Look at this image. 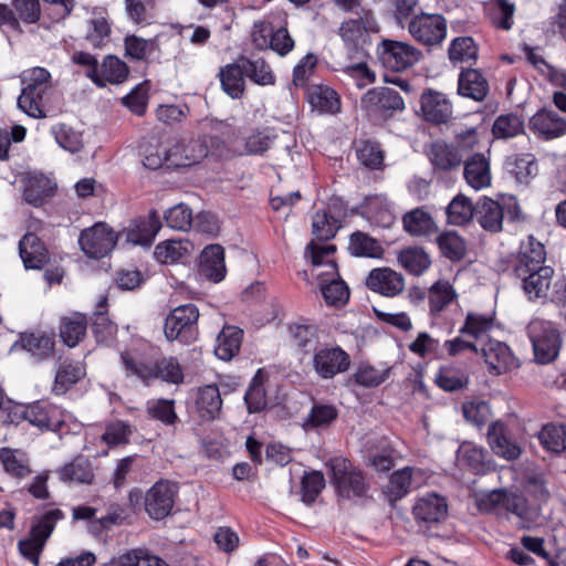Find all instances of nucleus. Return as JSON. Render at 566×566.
<instances>
[{"label": "nucleus", "mask_w": 566, "mask_h": 566, "mask_svg": "<svg viewBox=\"0 0 566 566\" xmlns=\"http://www.w3.org/2000/svg\"><path fill=\"white\" fill-rule=\"evenodd\" d=\"M0 410L8 412L10 421L23 419L41 430L55 431L63 424L61 409L46 400L22 405L0 391Z\"/></svg>", "instance_id": "obj_1"}, {"label": "nucleus", "mask_w": 566, "mask_h": 566, "mask_svg": "<svg viewBox=\"0 0 566 566\" xmlns=\"http://www.w3.org/2000/svg\"><path fill=\"white\" fill-rule=\"evenodd\" d=\"M23 82H28L18 98V106L33 118L45 117L43 101L51 88V74L44 67H33L24 72Z\"/></svg>", "instance_id": "obj_2"}, {"label": "nucleus", "mask_w": 566, "mask_h": 566, "mask_svg": "<svg viewBox=\"0 0 566 566\" xmlns=\"http://www.w3.org/2000/svg\"><path fill=\"white\" fill-rule=\"evenodd\" d=\"M535 361L542 365L551 364L558 357L563 340L555 325L542 318L532 319L527 327Z\"/></svg>", "instance_id": "obj_3"}, {"label": "nucleus", "mask_w": 566, "mask_h": 566, "mask_svg": "<svg viewBox=\"0 0 566 566\" xmlns=\"http://www.w3.org/2000/svg\"><path fill=\"white\" fill-rule=\"evenodd\" d=\"M554 273V269L549 266L516 279L521 281V287L528 301L565 302L566 283L562 280L553 283Z\"/></svg>", "instance_id": "obj_4"}, {"label": "nucleus", "mask_w": 566, "mask_h": 566, "mask_svg": "<svg viewBox=\"0 0 566 566\" xmlns=\"http://www.w3.org/2000/svg\"><path fill=\"white\" fill-rule=\"evenodd\" d=\"M199 310L195 304H184L174 308L166 317L164 332L168 340L190 344L197 339Z\"/></svg>", "instance_id": "obj_5"}, {"label": "nucleus", "mask_w": 566, "mask_h": 566, "mask_svg": "<svg viewBox=\"0 0 566 566\" xmlns=\"http://www.w3.org/2000/svg\"><path fill=\"white\" fill-rule=\"evenodd\" d=\"M356 19H349L342 23L339 35L352 52H364L369 44V34L379 31L378 23L370 10L356 11Z\"/></svg>", "instance_id": "obj_6"}, {"label": "nucleus", "mask_w": 566, "mask_h": 566, "mask_svg": "<svg viewBox=\"0 0 566 566\" xmlns=\"http://www.w3.org/2000/svg\"><path fill=\"white\" fill-rule=\"evenodd\" d=\"M327 467L331 469L333 483L342 496L361 497L367 493L368 486L361 471L349 460L342 457L333 458Z\"/></svg>", "instance_id": "obj_7"}, {"label": "nucleus", "mask_w": 566, "mask_h": 566, "mask_svg": "<svg viewBox=\"0 0 566 566\" xmlns=\"http://www.w3.org/2000/svg\"><path fill=\"white\" fill-rule=\"evenodd\" d=\"M421 55V51L401 41L382 40L378 48V57L381 64L395 72L411 67L420 60Z\"/></svg>", "instance_id": "obj_8"}, {"label": "nucleus", "mask_w": 566, "mask_h": 566, "mask_svg": "<svg viewBox=\"0 0 566 566\" xmlns=\"http://www.w3.org/2000/svg\"><path fill=\"white\" fill-rule=\"evenodd\" d=\"M412 38L427 46L440 44L447 35V20L441 14H416L408 24Z\"/></svg>", "instance_id": "obj_9"}, {"label": "nucleus", "mask_w": 566, "mask_h": 566, "mask_svg": "<svg viewBox=\"0 0 566 566\" xmlns=\"http://www.w3.org/2000/svg\"><path fill=\"white\" fill-rule=\"evenodd\" d=\"M117 235L105 223H96L81 232L78 243L90 258L101 259L107 255L116 244Z\"/></svg>", "instance_id": "obj_10"}, {"label": "nucleus", "mask_w": 566, "mask_h": 566, "mask_svg": "<svg viewBox=\"0 0 566 566\" xmlns=\"http://www.w3.org/2000/svg\"><path fill=\"white\" fill-rule=\"evenodd\" d=\"M178 485L168 480L156 482L145 495V510L154 520H163L172 510Z\"/></svg>", "instance_id": "obj_11"}, {"label": "nucleus", "mask_w": 566, "mask_h": 566, "mask_svg": "<svg viewBox=\"0 0 566 566\" xmlns=\"http://www.w3.org/2000/svg\"><path fill=\"white\" fill-rule=\"evenodd\" d=\"M546 251L543 243L537 241L533 235H528L525 241L521 243L518 253L513 260L512 272L515 277L525 275L530 272H535L544 268Z\"/></svg>", "instance_id": "obj_12"}, {"label": "nucleus", "mask_w": 566, "mask_h": 566, "mask_svg": "<svg viewBox=\"0 0 566 566\" xmlns=\"http://www.w3.org/2000/svg\"><path fill=\"white\" fill-rule=\"evenodd\" d=\"M361 103L369 114L391 115L392 112L402 111L405 103L399 93L389 87H376L368 91Z\"/></svg>", "instance_id": "obj_13"}, {"label": "nucleus", "mask_w": 566, "mask_h": 566, "mask_svg": "<svg viewBox=\"0 0 566 566\" xmlns=\"http://www.w3.org/2000/svg\"><path fill=\"white\" fill-rule=\"evenodd\" d=\"M412 513L420 526L430 527L446 520L448 504L444 497L431 493L418 499Z\"/></svg>", "instance_id": "obj_14"}, {"label": "nucleus", "mask_w": 566, "mask_h": 566, "mask_svg": "<svg viewBox=\"0 0 566 566\" xmlns=\"http://www.w3.org/2000/svg\"><path fill=\"white\" fill-rule=\"evenodd\" d=\"M349 365V355L340 347L323 348L313 358L315 371L326 379L347 370Z\"/></svg>", "instance_id": "obj_15"}, {"label": "nucleus", "mask_w": 566, "mask_h": 566, "mask_svg": "<svg viewBox=\"0 0 566 566\" xmlns=\"http://www.w3.org/2000/svg\"><path fill=\"white\" fill-rule=\"evenodd\" d=\"M340 205L342 202L335 199L326 210L317 211L313 217L312 233L317 240L328 241L340 229V218L343 217Z\"/></svg>", "instance_id": "obj_16"}, {"label": "nucleus", "mask_w": 566, "mask_h": 566, "mask_svg": "<svg viewBox=\"0 0 566 566\" xmlns=\"http://www.w3.org/2000/svg\"><path fill=\"white\" fill-rule=\"evenodd\" d=\"M366 286L381 295L394 297L403 291L405 279L390 268H377L366 277Z\"/></svg>", "instance_id": "obj_17"}, {"label": "nucleus", "mask_w": 566, "mask_h": 566, "mask_svg": "<svg viewBox=\"0 0 566 566\" xmlns=\"http://www.w3.org/2000/svg\"><path fill=\"white\" fill-rule=\"evenodd\" d=\"M490 373L500 375L517 366L510 347L502 342L490 339L481 348Z\"/></svg>", "instance_id": "obj_18"}, {"label": "nucleus", "mask_w": 566, "mask_h": 566, "mask_svg": "<svg viewBox=\"0 0 566 566\" xmlns=\"http://www.w3.org/2000/svg\"><path fill=\"white\" fill-rule=\"evenodd\" d=\"M161 228V221L156 210H151L146 218L135 220L125 231L126 241L134 245L149 248Z\"/></svg>", "instance_id": "obj_19"}, {"label": "nucleus", "mask_w": 566, "mask_h": 566, "mask_svg": "<svg viewBox=\"0 0 566 566\" xmlns=\"http://www.w3.org/2000/svg\"><path fill=\"white\" fill-rule=\"evenodd\" d=\"M463 165V177L471 188L481 190L491 185L490 159L484 154L474 153L468 156Z\"/></svg>", "instance_id": "obj_20"}, {"label": "nucleus", "mask_w": 566, "mask_h": 566, "mask_svg": "<svg viewBox=\"0 0 566 566\" xmlns=\"http://www.w3.org/2000/svg\"><path fill=\"white\" fill-rule=\"evenodd\" d=\"M19 254L28 270H41L49 261V251L34 233L28 232L19 242Z\"/></svg>", "instance_id": "obj_21"}, {"label": "nucleus", "mask_w": 566, "mask_h": 566, "mask_svg": "<svg viewBox=\"0 0 566 566\" xmlns=\"http://www.w3.org/2000/svg\"><path fill=\"white\" fill-rule=\"evenodd\" d=\"M209 146L207 137L190 139L188 143L179 142L170 148V156L174 157L172 164L178 167L192 166L207 157Z\"/></svg>", "instance_id": "obj_22"}, {"label": "nucleus", "mask_w": 566, "mask_h": 566, "mask_svg": "<svg viewBox=\"0 0 566 566\" xmlns=\"http://www.w3.org/2000/svg\"><path fill=\"white\" fill-rule=\"evenodd\" d=\"M488 441L492 451L507 461L516 460L522 453L521 447L509 438L507 428L500 421L489 426Z\"/></svg>", "instance_id": "obj_23"}, {"label": "nucleus", "mask_w": 566, "mask_h": 566, "mask_svg": "<svg viewBox=\"0 0 566 566\" xmlns=\"http://www.w3.org/2000/svg\"><path fill=\"white\" fill-rule=\"evenodd\" d=\"M530 127L544 139L557 138L566 134V120L555 111L541 109L530 120Z\"/></svg>", "instance_id": "obj_24"}, {"label": "nucleus", "mask_w": 566, "mask_h": 566, "mask_svg": "<svg viewBox=\"0 0 566 566\" xmlns=\"http://www.w3.org/2000/svg\"><path fill=\"white\" fill-rule=\"evenodd\" d=\"M427 155L433 168L441 171L458 169L464 161L453 144L442 139L431 143Z\"/></svg>", "instance_id": "obj_25"}, {"label": "nucleus", "mask_w": 566, "mask_h": 566, "mask_svg": "<svg viewBox=\"0 0 566 566\" xmlns=\"http://www.w3.org/2000/svg\"><path fill=\"white\" fill-rule=\"evenodd\" d=\"M420 103L423 117L428 122L442 124L452 116V105L442 93L428 91L422 94Z\"/></svg>", "instance_id": "obj_26"}, {"label": "nucleus", "mask_w": 566, "mask_h": 566, "mask_svg": "<svg viewBox=\"0 0 566 566\" xmlns=\"http://www.w3.org/2000/svg\"><path fill=\"white\" fill-rule=\"evenodd\" d=\"M490 86L484 75L476 69H463L458 80V93L476 102H482Z\"/></svg>", "instance_id": "obj_27"}, {"label": "nucleus", "mask_w": 566, "mask_h": 566, "mask_svg": "<svg viewBox=\"0 0 566 566\" xmlns=\"http://www.w3.org/2000/svg\"><path fill=\"white\" fill-rule=\"evenodd\" d=\"M200 273L208 280L221 282L227 273L224 250L220 244L206 247L200 255Z\"/></svg>", "instance_id": "obj_28"}, {"label": "nucleus", "mask_w": 566, "mask_h": 566, "mask_svg": "<svg viewBox=\"0 0 566 566\" xmlns=\"http://www.w3.org/2000/svg\"><path fill=\"white\" fill-rule=\"evenodd\" d=\"M474 218L489 232H500L503 226L504 208L495 200L483 197L475 203Z\"/></svg>", "instance_id": "obj_29"}, {"label": "nucleus", "mask_w": 566, "mask_h": 566, "mask_svg": "<svg viewBox=\"0 0 566 566\" xmlns=\"http://www.w3.org/2000/svg\"><path fill=\"white\" fill-rule=\"evenodd\" d=\"M403 229L410 235L429 238L438 232L431 214L421 208L413 209L402 217Z\"/></svg>", "instance_id": "obj_30"}, {"label": "nucleus", "mask_w": 566, "mask_h": 566, "mask_svg": "<svg viewBox=\"0 0 566 566\" xmlns=\"http://www.w3.org/2000/svg\"><path fill=\"white\" fill-rule=\"evenodd\" d=\"M239 61L245 77L251 80L253 83L261 86L273 85L275 83V74L270 64L263 57L240 56Z\"/></svg>", "instance_id": "obj_31"}, {"label": "nucleus", "mask_w": 566, "mask_h": 566, "mask_svg": "<svg viewBox=\"0 0 566 566\" xmlns=\"http://www.w3.org/2000/svg\"><path fill=\"white\" fill-rule=\"evenodd\" d=\"M120 358L127 375L137 377L144 385L148 386L151 380L156 379L157 360L143 358L129 353H123Z\"/></svg>", "instance_id": "obj_32"}, {"label": "nucleus", "mask_w": 566, "mask_h": 566, "mask_svg": "<svg viewBox=\"0 0 566 566\" xmlns=\"http://www.w3.org/2000/svg\"><path fill=\"white\" fill-rule=\"evenodd\" d=\"M505 167L520 184H528L538 171L535 157L531 154H521L507 157Z\"/></svg>", "instance_id": "obj_33"}, {"label": "nucleus", "mask_w": 566, "mask_h": 566, "mask_svg": "<svg viewBox=\"0 0 566 566\" xmlns=\"http://www.w3.org/2000/svg\"><path fill=\"white\" fill-rule=\"evenodd\" d=\"M486 454L488 452L484 449L471 442H464L458 449L457 460L460 465L467 467L472 472L480 474L485 473L489 469Z\"/></svg>", "instance_id": "obj_34"}, {"label": "nucleus", "mask_w": 566, "mask_h": 566, "mask_svg": "<svg viewBox=\"0 0 566 566\" xmlns=\"http://www.w3.org/2000/svg\"><path fill=\"white\" fill-rule=\"evenodd\" d=\"M219 75L222 90L230 97L240 98L243 95L245 87V75L241 69L239 59L234 63L221 67Z\"/></svg>", "instance_id": "obj_35"}, {"label": "nucleus", "mask_w": 566, "mask_h": 566, "mask_svg": "<svg viewBox=\"0 0 566 566\" xmlns=\"http://www.w3.org/2000/svg\"><path fill=\"white\" fill-rule=\"evenodd\" d=\"M242 335V329L226 326L217 337L216 356L222 360H230L234 357L240 350Z\"/></svg>", "instance_id": "obj_36"}, {"label": "nucleus", "mask_w": 566, "mask_h": 566, "mask_svg": "<svg viewBox=\"0 0 566 566\" xmlns=\"http://www.w3.org/2000/svg\"><path fill=\"white\" fill-rule=\"evenodd\" d=\"M348 251L352 255L358 258L379 259L384 254L381 244L369 234L356 231L350 234Z\"/></svg>", "instance_id": "obj_37"}, {"label": "nucleus", "mask_w": 566, "mask_h": 566, "mask_svg": "<svg viewBox=\"0 0 566 566\" xmlns=\"http://www.w3.org/2000/svg\"><path fill=\"white\" fill-rule=\"evenodd\" d=\"M436 242L441 254L452 262H458L467 255V242L455 231H444L437 235Z\"/></svg>", "instance_id": "obj_38"}, {"label": "nucleus", "mask_w": 566, "mask_h": 566, "mask_svg": "<svg viewBox=\"0 0 566 566\" xmlns=\"http://www.w3.org/2000/svg\"><path fill=\"white\" fill-rule=\"evenodd\" d=\"M469 378L465 365H447L439 369L436 382L441 389H463L469 385Z\"/></svg>", "instance_id": "obj_39"}, {"label": "nucleus", "mask_w": 566, "mask_h": 566, "mask_svg": "<svg viewBox=\"0 0 566 566\" xmlns=\"http://www.w3.org/2000/svg\"><path fill=\"white\" fill-rule=\"evenodd\" d=\"M87 321L83 314L75 313L69 317H63L60 326V337L69 347L76 346L85 336Z\"/></svg>", "instance_id": "obj_40"}, {"label": "nucleus", "mask_w": 566, "mask_h": 566, "mask_svg": "<svg viewBox=\"0 0 566 566\" xmlns=\"http://www.w3.org/2000/svg\"><path fill=\"white\" fill-rule=\"evenodd\" d=\"M63 482H77L90 484L93 482L94 473L91 463L84 457H76L72 462L63 465L57 471Z\"/></svg>", "instance_id": "obj_41"}, {"label": "nucleus", "mask_w": 566, "mask_h": 566, "mask_svg": "<svg viewBox=\"0 0 566 566\" xmlns=\"http://www.w3.org/2000/svg\"><path fill=\"white\" fill-rule=\"evenodd\" d=\"M63 518L64 513L60 509L53 507L45 510L43 513L33 517L30 533L32 536L41 539V542L46 543L56 523Z\"/></svg>", "instance_id": "obj_42"}, {"label": "nucleus", "mask_w": 566, "mask_h": 566, "mask_svg": "<svg viewBox=\"0 0 566 566\" xmlns=\"http://www.w3.org/2000/svg\"><path fill=\"white\" fill-rule=\"evenodd\" d=\"M447 220L453 226H464L474 218L475 205L464 195L455 196L447 207Z\"/></svg>", "instance_id": "obj_43"}, {"label": "nucleus", "mask_w": 566, "mask_h": 566, "mask_svg": "<svg viewBox=\"0 0 566 566\" xmlns=\"http://www.w3.org/2000/svg\"><path fill=\"white\" fill-rule=\"evenodd\" d=\"M398 262L412 275H421L431 264L429 254L418 247L402 250L398 255Z\"/></svg>", "instance_id": "obj_44"}, {"label": "nucleus", "mask_w": 566, "mask_h": 566, "mask_svg": "<svg viewBox=\"0 0 566 566\" xmlns=\"http://www.w3.org/2000/svg\"><path fill=\"white\" fill-rule=\"evenodd\" d=\"M457 297L452 285L446 280H439L428 291L430 313L437 315Z\"/></svg>", "instance_id": "obj_45"}, {"label": "nucleus", "mask_w": 566, "mask_h": 566, "mask_svg": "<svg viewBox=\"0 0 566 566\" xmlns=\"http://www.w3.org/2000/svg\"><path fill=\"white\" fill-rule=\"evenodd\" d=\"M53 193L54 186L51 180L44 176H35L29 179L25 186L24 200L34 207H40Z\"/></svg>", "instance_id": "obj_46"}, {"label": "nucleus", "mask_w": 566, "mask_h": 566, "mask_svg": "<svg viewBox=\"0 0 566 566\" xmlns=\"http://www.w3.org/2000/svg\"><path fill=\"white\" fill-rule=\"evenodd\" d=\"M311 105L319 113L334 114L339 109L337 93L328 86H314L308 93Z\"/></svg>", "instance_id": "obj_47"}, {"label": "nucleus", "mask_w": 566, "mask_h": 566, "mask_svg": "<svg viewBox=\"0 0 566 566\" xmlns=\"http://www.w3.org/2000/svg\"><path fill=\"white\" fill-rule=\"evenodd\" d=\"M125 55L136 60L145 61L158 49L156 39H144L135 34L126 35L124 39Z\"/></svg>", "instance_id": "obj_48"}, {"label": "nucleus", "mask_w": 566, "mask_h": 566, "mask_svg": "<svg viewBox=\"0 0 566 566\" xmlns=\"http://www.w3.org/2000/svg\"><path fill=\"white\" fill-rule=\"evenodd\" d=\"M390 374V367L381 365L379 367L367 363L360 364L355 374V382L363 387H378Z\"/></svg>", "instance_id": "obj_49"}, {"label": "nucleus", "mask_w": 566, "mask_h": 566, "mask_svg": "<svg viewBox=\"0 0 566 566\" xmlns=\"http://www.w3.org/2000/svg\"><path fill=\"white\" fill-rule=\"evenodd\" d=\"M478 46L471 36H459L450 43L448 55L453 64L474 62L478 59Z\"/></svg>", "instance_id": "obj_50"}, {"label": "nucleus", "mask_w": 566, "mask_h": 566, "mask_svg": "<svg viewBox=\"0 0 566 566\" xmlns=\"http://www.w3.org/2000/svg\"><path fill=\"white\" fill-rule=\"evenodd\" d=\"M538 439L547 451L560 453L566 450V426L545 424L538 433Z\"/></svg>", "instance_id": "obj_51"}, {"label": "nucleus", "mask_w": 566, "mask_h": 566, "mask_svg": "<svg viewBox=\"0 0 566 566\" xmlns=\"http://www.w3.org/2000/svg\"><path fill=\"white\" fill-rule=\"evenodd\" d=\"M129 73V67L125 62L115 55H107L99 66V76L104 82L111 84H120L126 81Z\"/></svg>", "instance_id": "obj_52"}, {"label": "nucleus", "mask_w": 566, "mask_h": 566, "mask_svg": "<svg viewBox=\"0 0 566 566\" xmlns=\"http://www.w3.org/2000/svg\"><path fill=\"white\" fill-rule=\"evenodd\" d=\"M108 566H168L157 556L150 555L147 549L136 548L111 560Z\"/></svg>", "instance_id": "obj_53"}, {"label": "nucleus", "mask_w": 566, "mask_h": 566, "mask_svg": "<svg viewBox=\"0 0 566 566\" xmlns=\"http://www.w3.org/2000/svg\"><path fill=\"white\" fill-rule=\"evenodd\" d=\"M56 143L70 153H77L83 148L82 133L66 124H57L51 128Z\"/></svg>", "instance_id": "obj_54"}, {"label": "nucleus", "mask_w": 566, "mask_h": 566, "mask_svg": "<svg viewBox=\"0 0 566 566\" xmlns=\"http://www.w3.org/2000/svg\"><path fill=\"white\" fill-rule=\"evenodd\" d=\"M356 153L358 160L367 168L379 169L384 163V151L376 142L358 140L356 142Z\"/></svg>", "instance_id": "obj_55"}, {"label": "nucleus", "mask_w": 566, "mask_h": 566, "mask_svg": "<svg viewBox=\"0 0 566 566\" xmlns=\"http://www.w3.org/2000/svg\"><path fill=\"white\" fill-rule=\"evenodd\" d=\"M337 416L338 412L334 406L314 403L303 426L306 430L326 428Z\"/></svg>", "instance_id": "obj_56"}, {"label": "nucleus", "mask_w": 566, "mask_h": 566, "mask_svg": "<svg viewBox=\"0 0 566 566\" xmlns=\"http://www.w3.org/2000/svg\"><path fill=\"white\" fill-rule=\"evenodd\" d=\"M489 10L490 18L494 25L503 30H510L512 28L515 12L514 3L509 0H491Z\"/></svg>", "instance_id": "obj_57"}, {"label": "nucleus", "mask_w": 566, "mask_h": 566, "mask_svg": "<svg viewBox=\"0 0 566 566\" xmlns=\"http://www.w3.org/2000/svg\"><path fill=\"white\" fill-rule=\"evenodd\" d=\"M20 343L25 350L38 358L50 356L54 349L53 338L42 334L22 335Z\"/></svg>", "instance_id": "obj_58"}, {"label": "nucleus", "mask_w": 566, "mask_h": 566, "mask_svg": "<svg viewBox=\"0 0 566 566\" xmlns=\"http://www.w3.org/2000/svg\"><path fill=\"white\" fill-rule=\"evenodd\" d=\"M524 130V124L520 116L515 114H506L499 116L492 127V133L495 138H512Z\"/></svg>", "instance_id": "obj_59"}, {"label": "nucleus", "mask_w": 566, "mask_h": 566, "mask_svg": "<svg viewBox=\"0 0 566 566\" xmlns=\"http://www.w3.org/2000/svg\"><path fill=\"white\" fill-rule=\"evenodd\" d=\"M111 24L104 17L94 18L88 21V31L85 40L94 48L102 49L109 42Z\"/></svg>", "instance_id": "obj_60"}, {"label": "nucleus", "mask_w": 566, "mask_h": 566, "mask_svg": "<svg viewBox=\"0 0 566 566\" xmlns=\"http://www.w3.org/2000/svg\"><path fill=\"white\" fill-rule=\"evenodd\" d=\"M156 379L170 385H180L184 381V369L176 357H164L157 360Z\"/></svg>", "instance_id": "obj_61"}, {"label": "nucleus", "mask_w": 566, "mask_h": 566, "mask_svg": "<svg viewBox=\"0 0 566 566\" xmlns=\"http://www.w3.org/2000/svg\"><path fill=\"white\" fill-rule=\"evenodd\" d=\"M325 488V478L319 471L305 473L301 482L302 501L311 505Z\"/></svg>", "instance_id": "obj_62"}, {"label": "nucleus", "mask_w": 566, "mask_h": 566, "mask_svg": "<svg viewBox=\"0 0 566 566\" xmlns=\"http://www.w3.org/2000/svg\"><path fill=\"white\" fill-rule=\"evenodd\" d=\"M164 218L167 226L174 230L187 231L192 227V211L185 203L168 209Z\"/></svg>", "instance_id": "obj_63"}, {"label": "nucleus", "mask_w": 566, "mask_h": 566, "mask_svg": "<svg viewBox=\"0 0 566 566\" xmlns=\"http://www.w3.org/2000/svg\"><path fill=\"white\" fill-rule=\"evenodd\" d=\"M547 476L543 471L533 470L525 475V490L539 502H546L549 497Z\"/></svg>", "instance_id": "obj_64"}]
</instances>
